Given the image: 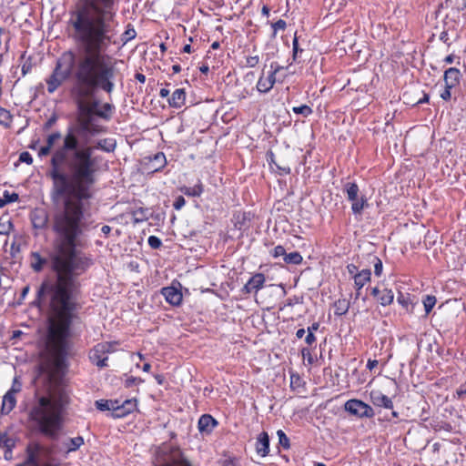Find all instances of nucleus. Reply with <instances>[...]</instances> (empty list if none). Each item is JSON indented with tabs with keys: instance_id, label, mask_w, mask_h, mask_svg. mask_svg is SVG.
<instances>
[{
	"instance_id": "obj_1",
	"label": "nucleus",
	"mask_w": 466,
	"mask_h": 466,
	"mask_svg": "<svg viewBox=\"0 0 466 466\" xmlns=\"http://www.w3.org/2000/svg\"><path fill=\"white\" fill-rule=\"evenodd\" d=\"M98 127L101 130L93 134L83 131L78 124L84 142L81 148L78 138L70 130L64 137L60 132L49 134L46 144L38 150L39 157L51 154L47 175L53 181V192L64 197L62 207L52 219L56 239L51 259L57 279L44 281L37 291L40 304L48 307V327H70L77 277L92 265V259L76 250V245L86 228V201L93 196L92 187L99 169V158L93 154L95 149L112 152L116 148L112 138L92 143L91 137L105 132L103 126Z\"/></svg>"
},
{
	"instance_id": "obj_2",
	"label": "nucleus",
	"mask_w": 466,
	"mask_h": 466,
	"mask_svg": "<svg viewBox=\"0 0 466 466\" xmlns=\"http://www.w3.org/2000/svg\"><path fill=\"white\" fill-rule=\"evenodd\" d=\"M93 3L91 0L86 7L78 8L70 19L80 51L77 55L64 53L46 82L47 92L53 94L72 74L75 82L71 95L79 110L77 122L83 131L96 134L101 130L92 116L97 103L88 100L96 90L113 93L123 78L119 69L123 61L106 54L108 47L116 44L112 15L107 10L97 13Z\"/></svg>"
},
{
	"instance_id": "obj_3",
	"label": "nucleus",
	"mask_w": 466,
	"mask_h": 466,
	"mask_svg": "<svg viewBox=\"0 0 466 466\" xmlns=\"http://www.w3.org/2000/svg\"><path fill=\"white\" fill-rule=\"evenodd\" d=\"M67 403L64 392H50L49 396L40 397L30 411V418L35 421L40 431L56 438L63 424V412Z\"/></svg>"
},
{
	"instance_id": "obj_4",
	"label": "nucleus",
	"mask_w": 466,
	"mask_h": 466,
	"mask_svg": "<svg viewBox=\"0 0 466 466\" xmlns=\"http://www.w3.org/2000/svg\"><path fill=\"white\" fill-rule=\"evenodd\" d=\"M153 466H192L190 461L178 449L168 444L157 448Z\"/></svg>"
},
{
	"instance_id": "obj_5",
	"label": "nucleus",
	"mask_w": 466,
	"mask_h": 466,
	"mask_svg": "<svg viewBox=\"0 0 466 466\" xmlns=\"http://www.w3.org/2000/svg\"><path fill=\"white\" fill-rule=\"evenodd\" d=\"M116 342H101L96 344L89 352V359L98 368L107 366V354L115 350Z\"/></svg>"
},
{
	"instance_id": "obj_6",
	"label": "nucleus",
	"mask_w": 466,
	"mask_h": 466,
	"mask_svg": "<svg viewBox=\"0 0 466 466\" xmlns=\"http://www.w3.org/2000/svg\"><path fill=\"white\" fill-rule=\"evenodd\" d=\"M344 408L346 411L359 418H372L374 416L373 409L360 400L352 399L348 400Z\"/></svg>"
},
{
	"instance_id": "obj_7",
	"label": "nucleus",
	"mask_w": 466,
	"mask_h": 466,
	"mask_svg": "<svg viewBox=\"0 0 466 466\" xmlns=\"http://www.w3.org/2000/svg\"><path fill=\"white\" fill-rule=\"evenodd\" d=\"M271 71L268 76H264V74L260 76L257 83V90L260 93H268L270 91L276 82V74L283 69V66L272 63L270 65Z\"/></svg>"
},
{
	"instance_id": "obj_8",
	"label": "nucleus",
	"mask_w": 466,
	"mask_h": 466,
	"mask_svg": "<svg viewBox=\"0 0 466 466\" xmlns=\"http://www.w3.org/2000/svg\"><path fill=\"white\" fill-rule=\"evenodd\" d=\"M266 281V278L262 273L254 274L248 281L243 287V292L245 293H257L259 289H261Z\"/></svg>"
},
{
	"instance_id": "obj_9",
	"label": "nucleus",
	"mask_w": 466,
	"mask_h": 466,
	"mask_svg": "<svg viewBox=\"0 0 466 466\" xmlns=\"http://www.w3.org/2000/svg\"><path fill=\"white\" fill-rule=\"evenodd\" d=\"M42 447L38 443H30L26 447V459L25 461L31 466H40V454Z\"/></svg>"
},
{
	"instance_id": "obj_10",
	"label": "nucleus",
	"mask_w": 466,
	"mask_h": 466,
	"mask_svg": "<svg viewBox=\"0 0 466 466\" xmlns=\"http://www.w3.org/2000/svg\"><path fill=\"white\" fill-rule=\"evenodd\" d=\"M161 293L164 296V298L166 299L167 302H168L170 305H172V306L180 305L183 296H182L181 291L178 289H177L173 286L166 287L161 289Z\"/></svg>"
},
{
	"instance_id": "obj_11",
	"label": "nucleus",
	"mask_w": 466,
	"mask_h": 466,
	"mask_svg": "<svg viewBox=\"0 0 466 466\" xmlns=\"http://www.w3.org/2000/svg\"><path fill=\"white\" fill-rule=\"evenodd\" d=\"M370 401L373 405L385 409H392L393 402L390 398L384 395L380 390H371L370 391Z\"/></svg>"
},
{
	"instance_id": "obj_12",
	"label": "nucleus",
	"mask_w": 466,
	"mask_h": 466,
	"mask_svg": "<svg viewBox=\"0 0 466 466\" xmlns=\"http://www.w3.org/2000/svg\"><path fill=\"white\" fill-rule=\"evenodd\" d=\"M31 221L33 227L37 229H43L47 226L48 216L46 210L36 208L31 213Z\"/></svg>"
},
{
	"instance_id": "obj_13",
	"label": "nucleus",
	"mask_w": 466,
	"mask_h": 466,
	"mask_svg": "<svg viewBox=\"0 0 466 466\" xmlns=\"http://www.w3.org/2000/svg\"><path fill=\"white\" fill-rule=\"evenodd\" d=\"M256 451L261 457L269 453V437L266 431L261 432L256 441Z\"/></svg>"
},
{
	"instance_id": "obj_14",
	"label": "nucleus",
	"mask_w": 466,
	"mask_h": 466,
	"mask_svg": "<svg viewBox=\"0 0 466 466\" xmlns=\"http://www.w3.org/2000/svg\"><path fill=\"white\" fill-rule=\"evenodd\" d=\"M90 2H91V0H86L84 5L82 6H80L79 8L86 7ZM93 4H94V6L96 7V9L97 10V13H101L105 10L109 11V13L112 15V24H114L115 13L112 10L113 5H114V0H94Z\"/></svg>"
},
{
	"instance_id": "obj_15",
	"label": "nucleus",
	"mask_w": 466,
	"mask_h": 466,
	"mask_svg": "<svg viewBox=\"0 0 466 466\" xmlns=\"http://www.w3.org/2000/svg\"><path fill=\"white\" fill-rule=\"evenodd\" d=\"M218 421L209 414L202 415L198 423V427L202 433H210L217 426Z\"/></svg>"
},
{
	"instance_id": "obj_16",
	"label": "nucleus",
	"mask_w": 466,
	"mask_h": 466,
	"mask_svg": "<svg viewBox=\"0 0 466 466\" xmlns=\"http://www.w3.org/2000/svg\"><path fill=\"white\" fill-rule=\"evenodd\" d=\"M371 272L370 269H362L354 276V287L357 289L356 296H360V290L370 280Z\"/></svg>"
},
{
	"instance_id": "obj_17",
	"label": "nucleus",
	"mask_w": 466,
	"mask_h": 466,
	"mask_svg": "<svg viewBox=\"0 0 466 466\" xmlns=\"http://www.w3.org/2000/svg\"><path fill=\"white\" fill-rule=\"evenodd\" d=\"M136 405V400H127L121 405L118 402L116 406L115 417H125L135 410Z\"/></svg>"
},
{
	"instance_id": "obj_18",
	"label": "nucleus",
	"mask_w": 466,
	"mask_h": 466,
	"mask_svg": "<svg viewBox=\"0 0 466 466\" xmlns=\"http://www.w3.org/2000/svg\"><path fill=\"white\" fill-rule=\"evenodd\" d=\"M186 92L183 88L176 89L171 97L168 98V104L171 107L180 108L185 105Z\"/></svg>"
},
{
	"instance_id": "obj_19",
	"label": "nucleus",
	"mask_w": 466,
	"mask_h": 466,
	"mask_svg": "<svg viewBox=\"0 0 466 466\" xmlns=\"http://www.w3.org/2000/svg\"><path fill=\"white\" fill-rule=\"evenodd\" d=\"M460 76V70L455 67H451L445 71L443 78L448 88H452L459 83Z\"/></svg>"
},
{
	"instance_id": "obj_20",
	"label": "nucleus",
	"mask_w": 466,
	"mask_h": 466,
	"mask_svg": "<svg viewBox=\"0 0 466 466\" xmlns=\"http://www.w3.org/2000/svg\"><path fill=\"white\" fill-rule=\"evenodd\" d=\"M92 98L93 97L89 98V100H88L89 103L96 102L97 104H99V102L96 100L91 101ZM97 106H98V105L96 106L95 110H94L95 112L92 113V116H93L94 123L96 126H100L96 119V116L103 117L105 119L109 118V114L112 111L113 106L108 103L104 104L101 109H97Z\"/></svg>"
},
{
	"instance_id": "obj_21",
	"label": "nucleus",
	"mask_w": 466,
	"mask_h": 466,
	"mask_svg": "<svg viewBox=\"0 0 466 466\" xmlns=\"http://www.w3.org/2000/svg\"><path fill=\"white\" fill-rule=\"evenodd\" d=\"M84 438L81 436H77L75 438H69L66 440L63 443V449L65 452L68 454L69 452H73L77 451L84 444Z\"/></svg>"
},
{
	"instance_id": "obj_22",
	"label": "nucleus",
	"mask_w": 466,
	"mask_h": 466,
	"mask_svg": "<svg viewBox=\"0 0 466 466\" xmlns=\"http://www.w3.org/2000/svg\"><path fill=\"white\" fill-rule=\"evenodd\" d=\"M15 395L7 391L3 397L1 408L2 414H8L15 407Z\"/></svg>"
},
{
	"instance_id": "obj_23",
	"label": "nucleus",
	"mask_w": 466,
	"mask_h": 466,
	"mask_svg": "<svg viewBox=\"0 0 466 466\" xmlns=\"http://www.w3.org/2000/svg\"><path fill=\"white\" fill-rule=\"evenodd\" d=\"M46 263V259L43 258L38 252H33L30 257V265L31 268L39 272L43 269L44 266Z\"/></svg>"
},
{
	"instance_id": "obj_24",
	"label": "nucleus",
	"mask_w": 466,
	"mask_h": 466,
	"mask_svg": "<svg viewBox=\"0 0 466 466\" xmlns=\"http://www.w3.org/2000/svg\"><path fill=\"white\" fill-rule=\"evenodd\" d=\"M351 202V210L354 214H361L363 209L368 207L367 198L364 196L356 197Z\"/></svg>"
},
{
	"instance_id": "obj_25",
	"label": "nucleus",
	"mask_w": 466,
	"mask_h": 466,
	"mask_svg": "<svg viewBox=\"0 0 466 466\" xmlns=\"http://www.w3.org/2000/svg\"><path fill=\"white\" fill-rule=\"evenodd\" d=\"M351 202V210L354 214H361L363 209L368 207L367 198L364 196L356 197Z\"/></svg>"
},
{
	"instance_id": "obj_26",
	"label": "nucleus",
	"mask_w": 466,
	"mask_h": 466,
	"mask_svg": "<svg viewBox=\"0 0 466 466\" xmlns=\"http://www.w3.org/2000/svg\"><path fill=\"white\" fill-rule=\"evenodd\" d=\"M180 191L188 197H199L203 191V185L199 181L198 184H196L194 187H183L180 188Z\"/></svg>"
},
{
	"instance_id": "obj_27",
	"label": "nucleus",
	"mask_w": 466,
	"mask_h": 466,
	"mask_svg": "<svg viewBox=\"0 0 466 466\" xmlns=\"http://www.w3.org/2000/svg\"><path fill=\"white\" fill-rule=\"evenodd\" d=\"M118 400H99L96 401V407L100 410H112V415L115 417L116 406Z\"/></svg>"
},
{
	"instance_id": "obj_28",
	"label": "nucleus",
	"mask_w": 466,
	"mask_h": 466,
	"mask_svg": "<svg viewBox=\"0 0 466 466\" xmlns=\"http://www.w3.org/2000/svg\"><path fill=\"white\" fill-rule=\"evenodd\" d=\"M333 308L335 315L342 316L348 312L350 309V302L345 299H338L335 301Z\"/></svg>"
},
{
	"instance_id": "obj_29",
	"label": "nucleus",
	"mask_w": 466,
	"mask_h": 466,
	"mask_svg": "<svg viewBox=\"0 0 466 466\" xmlns=\"http://www.w3.org/2000/svg\"><path fill=\"white\" fill-rule=\"evenodd\" d=\"M393 299L394 294L392 290L389 289H383L380 297L378 298V300L382 306H388L393 302Z\"/></svg>"
},
{
	"instance_id": "obj_30",
	"label": "nucleus",
	"mask_w": 466,
	"mask_h": 466,
	"mask_svg": "<svg viewBox=\"0 0 466 466\" xmlns=\"http://www.w3.org/2000/svg\"><path fill=\"white\" fill-rule=\"evenodd\" d=\"M344 191L347 194L348 200H354L359 196V187L356 183L348 182L344 186Z\"/></svg>"
},
{
	"instance_id": "obj_31",
	"label": "nucleus",
	"mask_w": 466,
	"mask_h": 466,
	"mask_svg": "<svg viewBox=\"0 0 466 466\" xmlns=\"http://www.w3.org/2000/svg\"><path fill=\"white\" fill-rule=\"evenodd\" d=\"M302 259V256L297 251L286 254L284 257V261L288 264L298 265L301 263Z\"/></svg>"
},
{
	"instance_id": "obj_32",
	"label": "nucleus",
	"mask_w": 466,
	"mask_h": 466,
	"mask_svg": "<svg viewBox=\"0 0 466 466\" xmlns=\"http://www.w3.org/2000/svg\"><path fill=\"white\" fill-rule=\"evenodd\" d=\"M13 228V224L8 218H0V235H8Z\"/></svg>"
},
{
	"instance_id": "obj_33",
	"label": "nucleus",
	"mask_w": 466,
	"mask_h": 466,
	"mask_svg": "<svg viewBox=\"0 0 466 466\" xmlns=\"http://www.w3.org/2000/svg\"><path fill=\"white\" fill-rule=\"evenodd\" d=\"M15 446V441L6 434L0 435V447H4L5 450H13Z\"/></svg>"
},
{
	"instance_id": "obj_34",
	"label": "nucleus",
	"mask_w": 466,
	"mask_h": 466,
	"mask_svg": "<svg viewBox=\"0 0 466 466\" xmlns=\"http://www.w3.org/2000/svg\"><path fill=\"white\" fill-rule=\"evenodd\" d=\"M292 111L297 114V115H302L303 116L307 117L309 116V115L312 114V109L310 106H307V105H301V106H294L292 108Z\"/></svg>"
},
{
	"instance_id": "obj_35",
	"label": "nucleus",
	"mask_w": 466,
	"mask_h": 466,
	"mask_svg": "<svg viewBox=\"0 0 466 466\" xmlns=\"http://www.w3.org/2000/svg\"><path fill=\"white\" fill-rule=\"evenodd\" d=\"M267 157L269 164H274L278 169L282 171L283 174H289L290 172V167L289 166H280L275 161L274 154L272 152H268Z\"/></svg>"
},
{
	"instance_id": "obj_36",
	"label": "nucleus",
	"mask_w": 466,
	"mask_h": 466,
	"mask_svg": "<svg viewBox=\"0 0 466 466\" xmlns=\"http://www.w3.org/2000/svg\"><path fill=\"white\" fill-rule=\"evenodd\" d=\"M436 304V298L427 295L423 299V305L426 314H429Z\"/></svg>"
},
{
	"instance_id": "obj_37",
	"label": "nucleus",
	"mask_w": 466,
	"mask_h": 466,
	"mask_svg": "<svg viewBox=\"0 0 466 466\" xmlns=\"http://www.w3.org/2000/svg\"><path fill=\"white\" fill-rule=\"evenodd\" d=\"M277 435H278V438H279V444L284 448V449H289L290 447V443H289V439L288 438V436L285 434V432L282 431V430H279L277 431Z\"/></svg>"
},
{
	"instance_id": "obj_38",
	"label": "nucleus",
	"mask_w": 466,
	"mask_h": 466,
	"mask_svg": "<svg viewBox=\"0 0 466 466\" xmlns=\"http://www.w3.org/2000/svg\"><path fill=\"white\" fill-rule=\"evenodd\" d=\"M259 62L258 55H250L246 57V66L247 67H255Z\"/></svg>"
},
{
	"instance_id": "obj_39",
	"label": "nucleus",
	"mask_w": 466,
	"mask_h": 466,
	"mask_svg": "<svg viewBox=\"0 0 466 466\" xmlns=\"http://www.w3.org/2000/svg\"><path fill=\"white\" fill-rule=\"evenodd\" d=\"M134 221L135 223L142 222L147 219V216L145 211L140 208L133 212Z\"/></svg>"
},
{
	"instance_id": "obj_40",
	"label": "nucleus",
	"mask_w": 466,
	"mask_h": 466,
	"mask_svg": "<svg viewBox=\"0 0 466 466\" xmlns=\"http://www.w3.org/2000/svg\"><path fill=\"white\" fill-rule=\"evenodd\" d=\"M301 355L304 360H307L309 365H311L314 361V359L311 355L310 350L308 348H303L301 350Z\"/></svg>"
},
{
	"instance_id": "obj_41",
	"label": "nucleus",
	"mask_w": 466,
	"mask_h": 466,
	"mask_svg": "<svg viewBox=\"0 0 466 466\" xmlns=\"http://www.w3.org/2000/svg\"><path fill=\"white\" fill-rule=\"evenodd\" d=\"M147 242L152 248H158L162 245L160 238L156 236H150Z\"/></svg>"
},
{
	"instance_id": "obj_42",
	"label": "nucleus",
	"mask_w": 466,
	"mask_h": 466,
	"mask_svg": "<svg viewBox=\"0 0 466 466\" xmlns=\"http://www.w3.org/2000/svg\"><path fill=\"white\" fill-rule=\"evenodd\" d=\"M373 262H374V273L376 276H380L381 273H382V262L381 260L377 258V257H374L373 258Z\"/></svg>"
},
{
	"instance_id": "obj_43",
	"label": "nucleus",
	"mask_w": 466,
	"mask_h": 466,
	"mask_svg": "<svg viewBox=\"0 0 466 466\" xmlns=\"http://www.w3.org/2000/svg\"><path fill=\"white\" fill-rule=\"evenodd\" d=\"M271 255L274 257V258H279V257H285L286 255V251H285V248L279 245L277 247H275L272 251H271Z\"/></svg>"
},
{
	"instance_id": "obj_44",
	"label": "nucleus",
	"mask_w": 466,
	"mask_h": 466,
	"mask_svg": "<svg viewBox=\"0 0 466 466\" xmlns=\"http://www.w3.org/2000/svg\"><path fill=\"white\" fill-rule=\"evenodd\" d=\"M142 382H144V380H141L140 378L129 377L126 380L125 384H126V387L129 388V387H132L133 385H137Z\"/></svg>"
},
{
	"instance_id": "obj_45",
	"label": "nucleus",
	"mask_w": 466,
	"mask_h": 466,
	"mask_svg": "<svg viewBox=\"0 0 466 466\" xmlns=\"http://www.w3.org/2000/svg\"><path fill=\"white\" fill-rule=\"evenodd\" d=\"M136 36V31L133 28L127 29L125 33L123 34L122 40L124 42H127L131 39H133Z\"/></svg>"
},
{
	"instance_id": "obj_46",
	"label": "nucleus",
	"mask_w": 466,
	"mask_h": 466,
	"mask_svg": "<svg viewBox=\"0 0 466 466\" xmlns=\"http://www.w3.org/2000/svg\"><path fill=\"white\" fill-rule=\"evenodd\" d=\"M4 198L5 199L6 203H11L18 200V194L16 193H9L8 191H5L4 193Z\"/></svg>"
},
{
	"instance_id": "obj_47",
	"label": "nucleus",
	"mask_w": 466,
	"mask_h": 466,
	"mask_svg": "<svg viewBox=\"0 0 466 466\" xmlns=\"http://www.w3.org/2000/svg\"><path fill=\"white\" fill-rule=\"evenodd\" d=\"M19 160H20L21 162L26 163V164H28V165H30V164H32V163H33V157H32V156H31L28 152H26V151L22 152V153L20 154V156H19Z\"/></svg>"
},
{
	"instance_id": "obj_48",
	"label": "nucleus",
	"mask_w": 466,
	"mask_h": 466,
	"mask_svg": "<svg viewBox=\"0 0 466 466\" xmlns=\"http://www.w3.org/2000/svg\"><path fill=\"white\" fill-rule=\"evenodd\" d=\"M286 25H287V24L284 20H282V19L278 20L277 22L272 24L274 33H276L279 30H284L286 28Z\"/></svg>"
},
{
	"instance_id": "obj_49",
	"label": "nucleus",
	"mask_w": 466,
	"mask_h": 466,
	"mask_svg": "<svg viewBox=\"0 0 466 466\" xmlns=\"http://www.w3.org/2000/svg\"><path fill=\"white\" fill-rule=\"evenodd\" d=\"M185 204H186L185 198L182 196H178L176 198V200L173 204V207L175 209L179 210L185 206Z\"/></svg>"
},
{
	"instance_id": "obj_50",
	"label": "nucleus",
	"mask_w": 466,
	"mask_h": 466,
	"mask_svg": "<svg viewBox=\"0 0 466 466\" xmlns=\"http://www.w3.org/2000/svg\"><path fill=\"white\" fill-rule=\"evenodd\" d=\"M21 390V383L17 380L16 378L14 379L13 385L8 392H12L13 394H16Z\"/></svg>"
},
{
	"instance_id": "obj_51",
	"label": "nucleus",
	"mask_w": 466,
	"mask_h": 466,
	"mask_svg": "<svg viewBox=\"0 0 466 466\" xmlns=\"http://www.w3.org/2000/svg\"><path fill=\"white\" fill-rule=\"evenodd\" d=\"M292 46H293V59L296 60L299 52H302V49L299 48V43H298L297 36L294 37Z\"/></svg>"
},
{
	"instance_id": "obj_52",
	"label": "nucleus",
	"mask_w": 466,
	"mask_h": 466,
	"mask_svg": "<svg viewBox=\"0 0 466 466\" xmlns=\"http://www.w3.org/2000/svg\"><path fill=\"white\" fill-rule=\"evenodd\" d=\"M451 88H448V86L445 85L444 90L440 94V96L445 101L450 100L451 97Z\"/></svg>"
},
{
	"instance_id": "obj_53",
	"label": "nucleus",
	"mask_w": 466,
	"mask_h": 466,
	"mask_svg": "<svg viewBox=\"0 0 466 466\" xmlns=\"http://www.w3.org/2000/svg\"><path fill=\"white\" fill-rule=\"evenodd\" d=\"M347 270L349 274L354 279V276H356L360 271H358V268L354 264H349L347 266Z\"/></svg>"
},
{
	"instance_id": "obj_54",
	"label": "nucleus",
	"mask_w": 466,
	"mask_h": 466,
	"mask_svg": "<svg viewBox=\"0 0 466 466\" xmlns=\"http://www.w3.org/2000/svg\"><path fill=\"white\" fill-rule=\"evenodd\" d=\"M457 395L459 398H464L466 396V382L461 385L457 390Z\"/></svg>"
},
{
	"instance_id": "obj_55",
	"label": "nucleus",
	"mask_w": 466,
	"mask_h": 466,
	"mask_svg": "<svg viewBox=\"0 0 466 466\" xmlns=\"http://www.w3.org/2000/svg\"><path fill=\"white\" fill-rule=\"evenodd\" d=\"M305 341L309 345H312L316 341V337L313 333H308Z\"/></svg>"
},
{
	"instance_id": "obj_56",
	"label": "nucleus",
	"mask_w": 466,
	"mask_h": 466,
	"mask_svg": "<svg viewBox=\"0 0 466 466\" xmlns=\"http://www.w3.org/2000/svg\"><path fill=\"white\" fill-rule=\"evenodd\" d=\"M378 365V360H369L367 362V368L371 370Z\"/></svg>"
},
{
	"instance_id": "obj_57",
	"label": "nucleus",
	"mask_w": 466,
	"mask_h": 466,
	"mask_svg": "<svg viewBox=\"0 0 466 466\" xmlns=\"http://www.w3.org/2000/svg\"><path fill=\"white\" fill-rule=\"evenodd\" d=\"M319 327V323H313L310 327L308 328V333H313L314 334V331L318 330Z\"/></svg>"
},
{
	"instance_id": "obj_58",
	"label": "nucleus",
	"mask_w": 466,
	"mask_h": 466,
	"mask_svg": "<svg viewBox=\"0 0 466 466\" xmlns=\"http://www.w3.org/2000/svg\"><path fill=\"white\" fill-rule=\"evenodd\" d=\"M5 460L10 461L13 458V450H5L4 453Z\"/></svg>"
},
{
	"instance_id": "obj_59",
	"label": "nucleus",
	"mask_w": 466,
	"mask_h": 466,
	"mask_svg": "<svg viewBox=\"0 0 466 466\" xmlns=\"http://www.w3.org/2000/svg\"><path fill=\"white\" fill-rule=\"evenodd\" d=\"M24 334L21 330H14L12 334V339H19Z\"/></svg>"
},
{
	"instance_id": "obj_60",
	"label": "nucleus",
	"mask_w": 466,
	"mask_h": 466,
	"mask_svg": "<svg viewBox=\"0 0 466 466\" xmlns=\"http://www.w3.org/2000/svg\"><path fill=\"white\" fill-rule=\"evenodd\" d=\"M135 77L140 83H145L146 82V76L143 74L137 73V74H136Z\"/></svg>"
},
{
	"instance_id": "obj_61",
	"label": "nucleus",
	"mask_w": 466,
	"mask_h": 466,
	"mask_svg": "<svg viewBox=\"0 0 466 466\" xmlns=\"http://www.w3.org/2000/svg\"><path fill=\"white\" fill-rule=\"evenodd\" d=\"M155 159L157 160V161H160L162 163H165V161H166V157H165V155L163 153L157 154L156 157H155Z\"/></svg>"
},
{
	"instance_id": "obj_62",
	"label": "nucleus",
	"mask_w": 466,
	"mask_h": 466,
	"mask_svg": "<svg viewBox=\"0 0 466 466\" xmlns=\"http://www.w3.org/2000/svg\"><path fill=\"white\" fill-rule=\"evenodd\" d=\"M169 95V90L167 88H161L159 91V96L161 97H167Z\"/></svg>"
},
{
	"instance_id": "obj_63",
	"label": "nucleus",
	"mask_w": 466,
	"mask_h": 466,
	"mask_svg": "<svg viewBox=\"0 0 466 466\" xmlns=\"http://www.w3.org/2000/svg\"><path fill=\"white\" fill-rule=\"evenodd\" d=\"M380 293H381V290L378 287L373 288L372 290H371V295L374 296V297H378L379 298Z\"/></svg>"
},
{
	"instance_id": "obj_64",
	"label": "nucleus",
	"mask_w": 466,
	"mask_h": 466,
	"mask_svg": "<svg viewBox=\"0 0 466 466\" xmlns=\"http://www.w3.org/2000/svg\"><path fill=\"white\" fill-rule=\"evenodd\" d=\"M101 231L105 234V235H107L110 233L111 231V228L107 225H104L101 228Z\"/></svg>"
}]
</instances>
